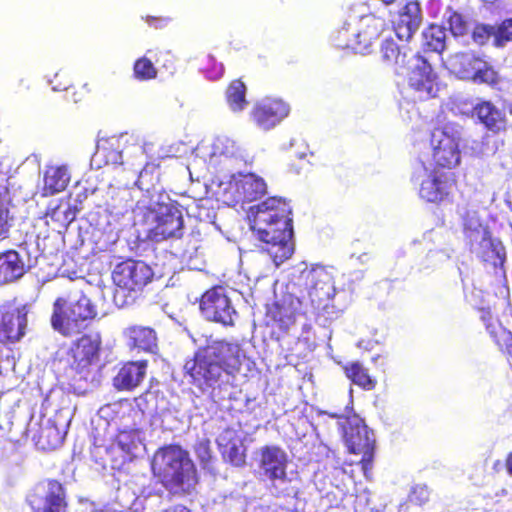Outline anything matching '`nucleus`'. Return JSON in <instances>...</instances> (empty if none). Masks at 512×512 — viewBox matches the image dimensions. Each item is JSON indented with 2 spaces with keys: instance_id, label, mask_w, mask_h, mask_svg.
I'll return each mask as SVG.
<instances>
[{
  "instance_id": "f257e3e1",
  "label": "nucleus",
  "mask_w": 512,
  "mask_h": 512,
  "mask_svg": "<svg viewBox=\"0 0 512 512\" xmlns=\"http://www.w3.org/2000/svg\"><path fill=\"white\" fill-rule=\"evenodd\" d=\"M246 358L238 342L218 340L199 348L187 359L184 372L200 390L221 391L233 386Z\"/></svg>"
},
{
  "instance_id": "f03ea898",
  "label": "nucleus",
  "mask_w": 512,
  "mask_h": 512,
  "mask_svg": "<svg viewBox=\"0 0 512 512\" xmlns=\"http://www.w3.org/2000/svg\"><path fill=\"white\" fill-rule=\"evenodd\" d=\"M250 228L265 244L266 252L278 267L294 253L293 221L288 202L280 197H269L250 208Z\"/></svg>"
},
{
  "instance_id": "7ed1b4c3",
  "label": "nucleus",
  "mask_w": 512,
  "mask_h": 512,
  "mask_svg": "<svg viewBox=\"0 0 512 512\" xmlns=\"http://www.w3.org/2000/svg\"><path fill=\"white\" fill-rule=\"evenodd\" d=\"M151 471L157 482L173 495H189L199 482L195 463L179 444L158 448L152 458Z\"/></svg>"
},
{
  "instance_id": "20e7f679",
  "label": "nucleus",
  "mask_w": 512,
  "mask_h": 512,
  "mask_svg": "<svg viewBox=\"0 0 512 512\" xmlns=\"http://www.w3.org/2000/svg\"><path fill=\"white\" fill-rule=\"evenodd\" d=\"M97 315L96 306L85 294L58 296L52 304L50 325L59 335L71 338L86 330Z\"/></svg>"
},
{
  "instance_id": "39448f33",
  "label": "nucleus",
  "mask_w": 512,
  "mask_h": 512,
  "mask_svg": "<svg viewBox=\"0 0 512 512\" xmlns=\"http://www.w3.org/2000/svg\"><path fill=\"white\" fill-rule=\"evenodd\" d=\"M461 140L459 126L447 123L435 127L429 139L433 168L447 171L456 168L461 163Z\"/></svg>"
},
{
  "instance_id": "423d86ee",
  "label": "nucleus",
  "mask_w": 512,
  "mask_h": 512,
  "mask_svg": "<svg viewBox=\"0 0 512 512\" xmlns=\"http://www.w3.org/2000/svg\"><path fill=\"white\" fill-rule=\"evenodd\" d=\"M102 336L99 332L82 334L72 341L67 353V368L74 379L87 380L100 360Z\"/></svg>"
},
{
  "instance_id": "0eeeda50",
  "label": "nucleus",
  "mask_w": 512,
  "mask_h": 512,
  "mask_svg": "<svg viewBox=\"0 0 512 512\" xmlns=\"http://www.w3.org/2000/svg\"><path fill=\"white\" fill-rule=\"evenodd\" d=\"M448 64L459 78L476 84L494 87L500 81L497 71L475 51L456 52L449 57Z\"/></svg>"
},
{
  "instance_id": "6e6552de",
  "label": "nucleus",
  "mask_w": 512,
  "mask_h": 512,
  "mask_svg": "<svg viewBox=\"0 0 512 512\" xmlns=\"http://www.w3.org/2000/svg\"><path fill=\"white\" fill-rule=\"evenodd\" d=\"M199 309L203 317L224 327H233L237 311L233 307L226 289L216 285L206 290L199 299Z\"/></svg>"
},
{
  "instance_id": "1a4fd4ad",
  "label": "nucleus",
  "mask_w": 512,
  "mask_h": 512,
  "mask_svg": "<svg viewBox=\"0 0 512 512\" xmlns=\"http://www.w3.org/2000/svg\"><path fill=\"white\" fill-rule=\"evenodd\" d=\"M153 226L148 238L155 242L180 239L184 234V219L181 210L173 204L160 203L152 210Z\"/></svg>"
},
{
  "instance_id": "9d476101",
  "label": "nucleus",
  "mask_w": 512,
  "mask_h": 512,
  "mask_svg": "<svg viewBox=\"0 0 512 512\" xmlns=\"http://www.w3.org/2000/svg\"><path fill=\"white\" fill-rule=\"evenodd\" d=\"M407 82L409 88L417 94L419 100H428L436 96L437 75L430 63L419 53L410 55Z\"/></svg>"
},
{
  "instance_id": "9b49d317",
  "label": "nucleus",
  "mask_w": 512,
  "mask_h": 512,
  "mask_svg": "<svg viewBox=\"0 0 512 512\" xmlns=\"http://www.w3.org/2000/svg\"><path fill=\"white\" fill-rule=\"evenodd\" d=\"M344 437L349 452L362 455L360 464L366 474L371 469L374 460L375 439L373 432L359 420L348 424L344 430Z\"/></svg>"
},
{
  "instance_id": "f8f14e48",
  "label": "nucleus",
  "mask_w": 512,
  "mask_h": 512,
  "mask_svg": "<svg viewBox=\"0 0 512 512\" xmlns=\"http://www.w3.org/2000/svg\"><path fill=\"white\" fill-rule=\"evenodd\" d=\"M258 466L262 474L270 481L275 495L281 494L276 483L290 482L287 476L288 456L284 449L278 445H265L259 450Z\"/></svg>"
},
{
  "instance_id": "ddd939ff",
  "label": "nucleus",
  "mask_w": 512,
  "mask_h": 512,
  "mask_svg": "<svg viewBox=\"0 0 512 512\" xmlns=\"http://www.w3.org/2000/svg\"><path fill=\"white\" fill-rule=\"evenodd\" d=\"M152 269L142 261L127 259L116 265L112 272L115 285L127 291H140L151 282Z\"/></svg>"
},
{
  "instance_id": "4468645a",
  "label": "nucleus",
  "mask_w": 512,
  "mask_h": 512,
  "mask_svg": "<svg viewBox=\"0 0 512 512\" xmlns=\"http://www.w3.org/2000/svg\"><path fill=\"white\" fill-rule=\"evenodd\" d=\"M433 168L419 188V197L428 203L441 204L448 201L452 190L456 187L457 178L454 172Z\"/></svg>"
},
{
  "instance_id": "2eb2a0df",
  "label": "nucleus",
  "mask_w": 512,
  "mask_h": 512,
  "mask_svg": "<svg viewBox=\"0 0 512 512\" xmlns=\"http://www.w3.org/2000/svg\"><path fill=\"white\" fill-rule=\"evenodd\" d=\"M471 115L477 120V123L494 136L506 133L511 127L505 110L499 108L491 100L479 99L472 107Z\"/></svg>"
},
{
  "instance_id": "dca6fc26",
  "label": "nucleus",
  "mask_w": 512,
  "mask_h": 512,
  "mask_svg": "<svg viewBox=\"0 0 512 512\" xmlns=\"http://www.w3.org/2000/svg\"><path fill=\"white\" fill-rule=\"evenodd\" d=\"M290 113L288 103L280 98H264L257 101L251 111V120L260 128L270 130L283 121Z\"/></svg>"
},
{
  "instance_id": "f3484780",
  "label": "nucleus",
  "mask_w": 512,
  "mask_h": 512,
  "mask_svg": "<svg viewBox=\"0 0 512 512\" xmlns=\"http://www.w3.org/2000/svg\"><path fill=\"white\" fill-rule=\"evenodd\" d=\"M27 311L24 306L6 305L0 308V342H18L25 335Z\"/></svg>"
},
{
  "instance_id": "a211bd4d",
  "label": "nucleus",
  "mask_w": 512,
  "mask_h": 512,
  "mask_svg": "<svg viewBox=\"0 0 512 512\" xmlns=\"http://www.w3.org/2000/svg\"><path fill=\"white\" fill-rule=\"evenodd\" d=\"M229 189L233 193V201L244 204L255 201L267 192V184L264 179L254 173L239 174L229 183Z\"/></svg>"
},
{
  "instance_id": "6ab92c4d",
  "label": "nucleus",
  "mask_w": 512,
  "mask_h": 512,
  "mask_svg": "<svg viewBox=\"0 0 512 512\" xmlns=\"http://www.w3.org/2000/svg\"><path fill=\"white\" fill-rule=\"evenodd\" d=\"M355 24L358 33V43L355 44L356 53L360 54L368 53L387 28L386 19L374 14L355 17Z\"/></svg>"
},
{
  "instance_id": "aec40b11",
  "label": "nucleus",
  "mask_w": 512,
  "mask_h": 512,
  "mask_svg": "<svg viewBox=\"0 0 512 512\" xmlns=\"http://www.w3.org/2000/svg\"><path fill=\"white\" fill-rule=\"evenodd\" d=\"M28 503L33 512H67L65 490L57 480H49L44 495L32 493Z\"/></svg>"
},
{
  "instance_id": "412c9836",
  "label": "nucleus",
  "mask_w": 512,
  "mask_h": 512,
  "mask_svg": "<svg viewBox=\"0 0 512 512\" xmlns=\"http://www.w3.org/2000/svg\"><path fill=\"white\" fill-rule=\"evenodd\" d=\"M148 361H127L122 364L113 378V385L118 391H132L144 380Z\"/></svg>"
},
{
  "instance_id": "4be33fe9",
  "label": "nucleus",
  "mask_w": 512,
  "mask_h": 512,
  "mask_svg": "<svg viewBox=\"0 0 512 512\" xmlns=\"http://www.w3.org/2000/svg\"><path fill=\"white\" fill-rule=\"evenodd\" d=\"M421 8L417 1H409L399 11L394 31L400 40L408 41L421 24Z\"/></svg>"
},
{
  "instance_id": "5701e85b",
  "label": "nucleus",
  "mask_w": 512,
  "mask_h": 512,
  "mask_svg": "<svg viewBox=\"0 0 512 512\" xmlns=\"http://www.w3.org/2000/svg\"><path fill=\"white\" fill-rule=\"evenodd\" d=\"M79 209L71 202V197L59 199L54 204H50L44 214L46 224L50 222L58 231L66 230L69 225L76 219Z\"/></svg>"
},
{
  "instance_id": "b1692460",
  "label": "nucleus",
  "mask_w": 512,
  "mask_h": 512,
  "mask_svg": "<svg viewBox=\"0 0 512 512\" xmlns=\"http://www.w3.org/2000/svg\"><path fill=\"white\" fill-rule=\"evenodd\" d=\"M26 270L24 260L16 250L9 249L0 253V285L20 279Z\"/></svg>"
},
{
  "instance_id": "393cba45",
  "label": "nucleus",
  "mask_w": 512,
  "mask_h": 512,
  "mask_svg": "<svg viewBox=\"0 0 512 512\" xmlns=\"http://www.w3.org/2000/svg\"><path fill=\"white\" fill-rule=\"evenodd\" d=\"M313 278V284L308 292L309 299L316 309L326 308L335 295L332 277L327 272H321Z\"/></svg>"
},
{
  "instance_id": "a878e982",
  "label": "nucleus",
  "mask_w": 512,
  "mask_h": 512,
  "mask_svg": "<svg viewBox=\"0 0 512 512\" xmlns=\"http://www.w3.org/2000/svg\"><path fill=\"white\" fill-rule=\"evenodd\" d=\"M70 182V174L66 166H49L43 178L42 195L53 196L64 191Z\"/></svg>"
},
{
  "instance_id": "bb28decb",
  "label": "nucleus",
  "mask_w": 512,
  "mask_h": 512,
  "mask_svg": "<svg viewBox=\"0 0 512 512\" xmlns=\"http://www.w3.org/2000/svg\"><path fill=\"white\" fill-rule=\"evenodd\" d=\"M130 345L134 348L148 353H155L157 350V335L153 328L147 326H130L125 330Z\"/></svg>"
},
{
  "instance_id": "cd10ccee",
  "label": "nucleus",
  "mask_w": 512,
  "mask_h": 512,
  "mask_svg": "<svg viewBox=\"0 0 512 512\" xmlns=\"http://www.w3.org/2000/svg\"><path fill=\"white\" fill-rule=\"evenodd\" d=\"M345 376L356 386L365 390H374L377 386V379L370 375L366 368L359 361H351L342 366Z\"/></svg>"
},
{
  "instance_id": "c85d7f7f",
  "label": "nucleus",
  "mask_w": 512,
  "mask_h": 512,
  "mask_svg": "<svg viewBox=\"0 0 512 512\" xmlns=\"http://www.w3.org/2000/svg\"><path fill=\"white\" fill-rule=\"evenodd\" d=\"M383 62L391 67L396 74H402L405 68H409L410 55L401 52L399 46L393 40H385L381 46Z\"/></svg>"
},
{
  "instance_id": "c756f323",
  "label": "nucleus",
  "mask_w": 512,
  "mask_h": 512,
  "mask_svg": "<svg viewBox=\"0 0 512 512\" xmlns=\"http://www.w3.org/2000/svg\"><path fill=\"white\" fill-rule=\"evenodd\" d=\"M356 31L355 17L345 21L333 33L332 40L334 45L342 50H351L356 53L358 35Z\"/></svg>"
},
{
  "instance_id": "7c9ffc66",
  "label": "nucleus",
  "mask_w": 512,
  "mask_h": 512,
  "mask_svg": "<svg viewBox=\"0 0 512 512\" xmlns=\"http://www.w3.org/2000/svg\"><path fill=\"white\" fill-rule=\"evenodd\" d=\"M66 433L53 422L41 427L38 435L34 437L36 445L42 450H54L60 447L65 440Z\"/></svg>"
},
{
  "instance_id": "2f4dec72",
  "label": "nucleus",
  "mask_w": 512,
  "mask_h": 512,
  "mask_svg": "<svg viewBox=\"0 0 512 512\" xmlns=\"http://www.w3.org/2000/svg\"><path fill=\"white\" fill-rule=\"evenodd\" d=\"M425 52L442 53L445 49L446 32L439 25L431 24L422 33Z\"/></svg>"
},
{
  "instance_id": "473e14b6",
  "label": "nucleus",
  "mask_w": 512,
  "mask_h": 512,
  "mask_svg": "<svg viewBox=\"0 0 512 512\" xmlns=\"http://www.w3.org/2000/svg\"><path fill=\"white\" fill-rule=\"evenodd\" d=\"M483 257L485 261L499 262L503 264L506 259V251L502 242L492 237L489 230H485L481 240Z\"/></svg>"
},
{
  "instance_id": "72a5a7b5",
  "label": "nucleus",
  "mask_w": 512,
  "mask_h": 512,
  "mask_svg": "<svg viewBox=\"0 0 512 512\" xmlns=\"http://www.w3.org/2000/svg\"><path fill=\"white\" fill-rule=\"evenodd\" d=\"M223 459L235 467H242L246 463V447L240 439H230L220 443Z\"/></svg>"
},
{
  "instance_id": "f704fd0d",
  "label": "nucleus",
  "mask_w": 512,
  "mask_h": 512,
  "mask_svg": "<svg viewBox=\"0 0 512 512\" xmlns=\"http://www.w3.org/2000/svg\"><path fill=\"white\" fill-rule=\"evenodd\" d=\"M226 100L233 111H242L246 107V86L240 79L230 82L226 90Z\"/></svg>"
},
{
  "instance_id": "c9c22d12",
  "label": "nucleus",
  "mask_w": 512,
  "mask_h": 512,
  "mask_svg": "<svg viewBox=\"0 0 512 512\" xmlns=\"http://www.w3.org/2000/svg\"><path fill=\"white\" fill-rule=\"evenodd\" d=\"M96 155L105 159L106 164H117L121 160L119 141L115 137L102 138L98 141Z\"/></svg>"
},
{
  "instance_id": "e433bc0d",
  "label": "nucleus",
  "mask_w": 512,
  "mask_h": 512,
  "mask_svg": "<svg viewBox=\"0 0 512 512\" xmlns=\"http://www.w3.org/2000/svg\"><path fill=\"white\" fill-rule=\"evenodd\" d=\"M157 69L151 59L142 56L133 64V77L138 81H149L157 77Z\"/></svg>"
},
{
  "instance_id": "4c0bfd02",
  "label": "nucleus",
  "mask_w": 512,
  "mask_h": 512,
  "mask_svg": "<svg viewBox=\"0 0 512 512\" xmlns=\"http://www.w3.org/2000/svg\"><path fill=\"white\" fill-rule=\"evenodd\" d=\"M492 334L495 344L502 353L512 360V332L502 327V325H496V329L492 331Z\"/></svg>"
},
{
  "instance_id": "58836bf2",
  "label": "nucleus",
  "mask_w": 512,
  "mask_h": 512,
  "mask_svg": "<svg viewBox=\"0 0 512 512\" xmlns=\"http://www.w3.org/2000/svg\"><path fill=\"white\" fill-rule=\"evenodd\" d=\"M201 71L210 79H219L224 73V66L215 57L207 54L201 60Z\"/></svg>"
},
{
  "instance_id": "ea45409f",
  "label": "nucleus",
  "mask_w": 512,
  "mask_h": 512,
  "mask_svg": "<svg viewBox=\"0 0 512 512\" xmlns=\"http://www.w3.org/2000/svg\"><path fill=\"white\" fill-rule=\"evenodd\" d=\"M512 42V18L503 20L494 31V45L502 47Z\"/></svg>"
},
{
  "instance_id": "a19ab883",
  "label": "nucleus",
  "mask_w": 512,
  "mask_h": 512,
  "mask_svg": "<svg viewBox=\"0 0 512 512\" xmlns=\"http://www.w3.org/2000/svg\"><path fill=\"white\" fill-rule=\"evenodd\" d=\"M431 496V490L425 484L414 485L410 493L408 494V502L413 505L423 506L429 500Z\"/></svg>"
},
{
  "instance_id": "79ce46f5",
  "label": "nucleus",
  "mask_w": 512,
  "mask_h": 512,
  "mask_svg": "<svg viewBox=\"0 0 512 512\" xmlns=\"http://www.w3.org/2000/svg\"><path fill=\"white\" fill-rule=\"evenodd\" d=\"M449 30L454 36H463L468 32V22L464 19V16L457 12L451 11L448 17Z\"/></svg>"
},
{
  "instance_id": "37998d69",
  "label": "nucleus",
  "mask_w": 512,
  "mask_h": 512,
  "mask_svg": "<svg viewBox=\"0 0 512 512\" xmlns=\"http://www.w3.org/2000/svg\"><path fill=\"white\" fill-rule=\"evenodd\" d=\"M194 452L199 460L203 469H206L212 460V451L210 441L208 439H201L196 442Z\"/></svg>"
},
{
  "instance_id": "c03bdc74",
  "label": "nucleus",
  "mask_w": 512,
  "mask_h": 512,
  "mask_svg": "<svg viewBox=\"0 0 512 512\" xmlns=\"http://www.w3.org/2000/svg\"><path fill=\"white\" fill-rule=\"evenodd\" d=\"M494 29L488 25H476L472 31V38L478 44L483 45L488 41L491 35L494 36Z\"/></svg>"
},
{
  "instance_id": "a18cd8bd",
  "label": "nucleus",
  "mask_w": 512,
  "mask_h": 512,
  "mask_svg": "<svg viewBox=\"0 0 512 512\" xmlns=\"http://www.w3.org/2000/svg\"><path fill=\"white\" fill-rule=\"evenodd\" d=\"M134 436L135 431L133 430H122L119 431L116 435V442L118 446L124 451H130L131 447L134 445Z\"/></svg>"
},
{
  "instance_id": "49530a36",
  "label": "nucleus",
  "mask_w": 512,
  "mask_h": 512,
  "mask_svg": "<svg viewBox=\"0 0 512 512\" xmlns=\"http://www.w3.org/2000/svg\"><path fill=\"white\" fill-rule=\"evenodd\" d=\"M52 88L55 91H67L71 87V81L64 72H57L51 80Z\"/></svg>"
},
{
  "instance_id": "de8ad7c7",
  "label": "nucleus",
  "mask_w": 512,
  "mask_h": 512,
  "mask_svg": "<svg viewBox=\"0 0 512 512\" xmlns=\"http://www.w3.org/2000/svg\"><path fill=\"white\" fill-rule=\"evenodd\" d=\"M480 318L485 323L486 330L493 339L492 331L496 329V325H501L500 322L495 319L488 308H480Z\"/></svg>"
},
{
  "instance_id": "09e8293b",
  "label": "nucleus",
  "mask_w": 512,
  "mask_h": 512,
  "mask_svg": "<svg viewBox=\"0 0 512 512\" xmlns=\"http://www.w3.org/2000/svg\"><path fill=\"white\" fill-rule=\"evenodd\" d=\"M9 210L0 199V240L7 238L9 231Z\"/></svg>"
},
{
  "instance_id": "8fccbe9b",
  "label": "nucleus",
  "mask_w": 512,
  "mask_h": 512,
  "mask_svg": "<svg viewBox=\"0 0 512 512\" xmlns=\"http://www.w3.org/2000/svg\"><path fill=\"white\" fill-rule=\"evenodd\" d=\"M161 60L163 61V67L170 73L176 71L175 58L170 51L160 52V57L156 58V62H160Z\"/></svg>"
},
{
  "instance_id": "3c124183",
  "label": "nucleus",
  "mask_w": 512,
  "mask_h": 512,
  "mask_svg": "<svg viewBox=\"0 0 512 512\" xmlns=\"http://www.w3.org/2000/svg\"><path fill=\"white\" fill-rule=\"evenodd\" d=\"M145 22L155 29H161L171 21V18L169 17H163V16H151L147 15L144 17Z\"/></svg>"
},
{
  "instance_id": "603ef678",
  "label": "nucleus",
  "mask_w": 512,
  "mask_h": 512,
  "mask_svg": "<svg viewBox=\"0 0 512 512\" xmlns=\"http://www.w3.org/2000/svg\"><path fill=\"white\" fill-rule=\"evenodd\" d=\"M164 512H193V511L191 509H189L188 507H186L185 505L176 504L172 507H169Z\"/></svg>"
},
{
  "instance_id": "864d4df0",
  "label": "nucleus",
  "mask_w": 512,
  "mask_h": 512,
  "mask_svg": "<svg viewBox=\"0 0 512 512\" xmlns=\"http://www.w3.org/2000/svg\"><path fill=\"white\" fill-rule=\"evenodd\" d=\"M505 467L510 476H512V451L509 452L505 459Z\"/></svg>"
},
{
  "instance_id": "5fc2aeb1",
  "label": "nucleus",
  "mask_w": 512,
  "mask_h": 512,
  "mask_svg": "<svg viewBox=\"0 0 512 512\" xmlns=\"http://www.w3.org/2000/svg\"><path fill=\"white\" fill-rule=\"evenodd\" d=\"M273 512H293V510L284 506H277L274 508Z\"/></svg>"
},
{
  "instance_id": "6e6d98bb",
  "label": "nucleus",
  "mask_w": 512,
  "mask_h": 512,
  "mask_svg": "<svg viewBox=\"0 0 512 512\" xmlns=\"http://www.w3.org/2000/svg\"><path fill=\"white\" fill-rule=\"evenodd\" d=\"M381 2H383L385 5H391L393 4L396 0H380Z\"/></svg>"
},
{
  "instance_id": "4d7b16f0",
  "label": "nucleus",
  "mask_w": 512,
  "mask_h": 512,
  "mask_svg": "<svg viewBox=\"0 0 512 512\" xmlns=\"http://www.w3.org/2000/svg\"><path fill=\"white\" fill-rule=\"evenodd\" d=\"M508 111H509V114L512 115V104L509 106Z\"/></svg>"
}]
</instances>
